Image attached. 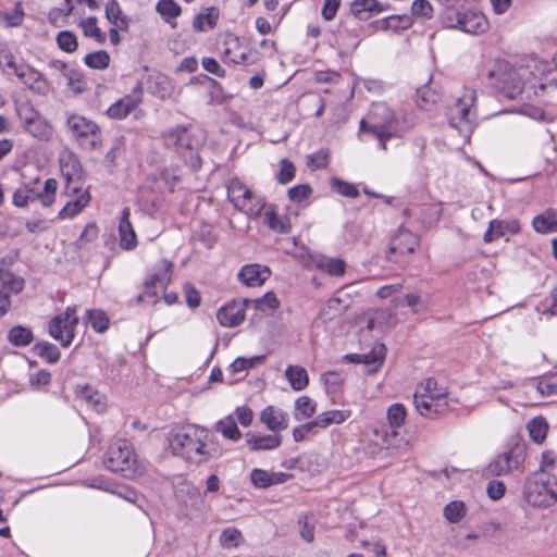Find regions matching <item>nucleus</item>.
<instances>
[{"mask_svg":"<svg viewBox=\"0 0 557 557\" xmlns=\"http://www.w3.org/2000/svg\"><path fill=\"white\" fill-rule=\"evenodd\" d=\"M156 9L168 23H171L182 12L181 7L174 0H159Z\"/></svg>","mask_w":557,"mask_h":557,"instance_id":"de8ad7c7","label":"nucleus"},{"mask_svg":"<svg viewBox=\"0 0 557 557\" xmlns=\"http://www.w3.org/2000/svg\"><path fill=\"white\" fill-rule=\"evenodd\" d=\"M85 64L91 69L103 70L109 66L110 55L104 50H99L92 53H88L85 59Z\"/></svg>","mask_w":557,"mask_h":557,"instance_id":"603ef678","label":"nucleus"},{"mask_svg":"<svg viewBox=\"0 0 557 557\" xmlns=\"http://www.w3.org/2000/svg\"><path fill=\"white\" fill-rule=\"evenodd\" d=\"M58 47L67 52L72 53L77 49L78 42L76 35L71 30H62L57 35Z\"/></svg>","mask_w":557,"mask_h":557,"instance_id":"864d4df0","label":"nucleus"},{"mask_svg":"<svg viewBox=\"0 0 557 557\" xmlns=\"http://www.w3.org/2000/svg\"><path fill=\"white\" fill-rule=\"evenodd\" d=\"M219 20V10L215 7L207 8L205 12L199 13L193 21V27L196 32H207L216 26Z\"/></svg>","mask_w":557,"mask_h":557,"instance_id":"c9c22d12","label":"nucleus"},{"mask_svg":"<svg viewBox=\"0 0 557 557\" xmlns=\"http://www.w3.org/2000/svg\"><path fill=\"white\" fill-rule=\"evenodd\" d=\"M265 359L264 355H257L250 358L238 357L230 366L232 372H242L261 364Z\"/></svg>","mask_w":557,"mask_h":557,"instance_id":"3c124183","label":"nucleus"},{"mask_svg":"<svg viewBox=\"0 0 557 557\" xmlns=\"http://www.w3.org/2000/svg\"><path fill=\"white\" fill-rule=\"evenodd\" d=\"M548 423L543 416L532 418L527 423V430L531 440L536 444H542L546 440L548 432Z\"/></svg>","mask_w":557,"mask_h":557,"instance_id":"4c0bfd02","label":"nucleus"},{"mask_svg":"<svg viewBox=\"0 0 557 557\" xmlns=\"http://www.w3.org/2000/svg\"><path fill=\"white\" fill-rule=\"evenodd\" d=\"M76 397L97 412H102L106 408L104 396L89 385L79 387Z\"/></svg>","mask_w":557,"mask_h":557,"instance_id":"2f4dec72","label":"nucleus"},{"mask_svg":"<svg viewBox=\"0 0 557 557\" xmlns=\"http://www.w3.org/2000/svg\"><path fill=\"white\" fill-rule=\"evenodd\" d=\"M524 500L539 508H548L557 503V478L547 471L531 473L523 485Z\"/></svg>","mask_w":557,"mask_h":557,"instance_id":"20e7f679","label":"nucleus"},{"mask_svg":"<svg viewBox=\"0 0 557 557\" xmlns=\"http://www.w3.org/2000/svg\"><path fill=\"white\" fill-rule=\"evenodd\" d=\"M24 12L21 2L15 4L13 12L0 11V22H4L10 27L20 26L23 22Z\"/></svg>","mask_w":557,"mask_h":557,"instance_id":"4d7b16f0","label":"nucleus"},{"mask_svg":"<svg viewBox=\"0 0 557 557\" xmlns=\"http://www.w3.org/2000/svg\"><path fill=\"white\" fill-rule=\"evenodd\" d=\"M525 457V444L517 442L495 457L484 469V474L487 478L507 475L515 470H519L524 463Z\"/></svg>","mask_w":557,"mask_h":557,"instance_id":"1a4fd4ad","label":"nucleus"},{"mask_svg":"<svg viewBox=\"0 0 557 557\" xmlns=\"http://www.w3.org/2000/svg\"><path fill=\"white\" fill-rule=\"evenodd\" d=\"M39 178L32 184H25L17 188L13 194V205L18 208L26 207L29 202L39 201L44 207H50L55 201L58 182L54 178H48L40 188Z\"/></svg>","mask_w":557,"mask_h":557,"instance_id":"423d86ee","label":"nucleus"},{"mask_svg":"<svg viewBox=\"0 0 557 557\" xmlns=\"http://www.w3.org/2000/svg\"><path fill=\"white\" fill-rule=\"evenodd\" d=\"M488 79L509 99L517 98L523 91L522 77L507 61H496L488 72Z\"/></svg>","mask_w":557,"mask_h":557,"instance_id":"0eeeda50","label":"nucleus"},{"mask_svg":"<svg viewBox=\"0 0 557 557\" xmlns=\"http://www.w3.org/2000/svg\"><path fill=\"white\" fill-rule=\"evenodd\" d=\"M250 304H255V307L259 310H274L280 306V301L276 295L272 292L267 293L263 297L250 301Z\"/></svg>","mask_w":557,"mask_h":557,"instance_id":"774afa93","label":"nucleus"},{"mask_svg":"<svg viewBox=\"0 0 557 557\" xmlns=\"http://www.w3.org/2000/svg\"><path fill=\"white\" fill-rule=\"evenodd\" d=\"M260 420L273 432L285 430L288 426V414L274 406L265 407L261 412Z\"/></svg>","mask_w":557,"mask_h":557,"instance_id":"393cba45","label":"nucleus"},{"mask_svg":"<svg viewBox=\"0 0 557 557\" xmlns=\"http://www.w3.org/2000/svg\"><path fill=\"white\" fill-rule=\"evenodd\" d=\"M443 22L448 28H458L465 33L479 35L488 28L485 15L480 11L446 9Z\"/></svg>","mask_w":557,"mask_h":557,"instance_id":"6e6552de","label":"nucleus"},{"mask_svg":"<svg viewBox=\"0 0 557 557\" xmlns=\"http://www.w3.org/2000/svg\"><path fill=\"white\" fill-rule=\"evenodd\" d=\"M420 244L419 237L400 226L391 237L388 248L385 252L386 260L397 264L407 263L408 256L414 252Z\"/></svg>","mask_w":557,"mask_h":557,"instance_id":"f8f14e48","label":"nucleus"},{"mask_svg":"<svg viewBox=\"0 0 557 557\" xmlns=\"http://www.w3.org/2000/svg\"><path fill=\"white\" fill-rule=\"evenodd\" d=\"M129 215L131 210L128 207H125L122 210L119 224L120 245L125 250H132L137 246V237L129 221Z\"/></svg>","mask_w":557,"mask_h":557,"instance_id":"a878e982","label":"nucleus"},{"mask_svg":"<svg viewBox=\"0 0 557 557\" xmlns=\"http://www.w3.org/2000/svg\"><path fill=\"white\" fill-rule=\"evenodd\" d=\"M8 67L13 74L33 92L46 96L50 91V85L44 75L33 66L25 63H8Z\"/></svg>","mask_w":557,"mask_h":557,"instance_id":"dca6fc26","label":"nucleus"},{"mask_svg":"<svg viewBox=\"0 0 557 557\" xmlns=\"http://www.w3.org/2000/svg\"><path fill=\"white\" fill-rule=\"evenodd\" d=\"M412 119L396 114L385 102L373 103L368 115L360 121L359 136L377 139L380 149L386 151L387 140L399 138L413 127Z\"/></svg>","mask_w":557,"mask_h":557,"instance_id":"f03ea898","label":"nucleus"},{"mask_svg":"<svg viewBox=\"0 0 557 557\" xmlns=\"http://www.w3.org/2000/svg\"><path fill=\"white\" fill-rule=\"evenodd\" d=\"M475 100V90L471 88H465L463 94L456 100L455 104L450 108L449 125L451 127L457 128L461 133L471 132V109Z\"/></svg>","mask_w":557,"mask_h":557,"instance_id":"4468645a","label":"nucleus"},{"mask_svg":"<svg viewBox=\"0 0 557 557\" xmlns=\"http://www.w3.org/2000/svg\"><path fill=\"white\" fill-rule=\"evenodd\" d=\"M97 17L89 16L87 18L82 20L78 23V26L82 28L84 35L86 37H91L96 39L99 44H103L107 39L106 34L98 27Z\"/></svg>","mask_w":557,"mask_h":557,"instance_id":"c03bdc74","label":"nucleus"},{"mask_svg":"<svg viewBox=\"0 0 557 557\" xmlns=\"http://www.w3.org/2000/svg\"><path fill=\"white\" fill-rule=\"evenodd\" d=\"M78 324L75 307H67L62 313L53 317L48 324L49 335L58 341L62 347H69L74 337Z\"/></svg>","mask_w":557,"mask_h":557,"instance_id":"ddd939ff","label":"nucleus"},{"mask_svg":"<svg viewBox=\"0 0 557 557\" xmlns=\"http://www.w3.org/2000/svg\"><path fill=\"white\" fill-rule=\"evenodd\" d=\"M413 404L419 414L426 418H436L446 413L450 408L448 399L432 398V396L414 394Z\"/></svg>","mask_w":557,"mask_h":557,"instance_id":"a211bd4d","label":"nucleus"},{"mask_svg":"<svg viewBox=\"0 0 557 557\" xmlns=\"http://www.w3.org/2000/svg\"><path fill=\"white\" fill-rule=\"evenodd\" d=\"M168 444L173 456L196 466L222 455L215 436L208 429L197 424L173 429L168 435Z\"/></svg>","mask_w":557,"mask_h":557,"instance_id":"f257e3e1","label":"nucleus"},{"mask_svg":"<svg viewBox=\"0 0 557 557\" xmlns=\"http://www.w3.org/2000/svg\"><path fill=\"white\" fill-rule=\"evenodd\" d=\"M412 16L430 20L433 16V7L428 0H414L411 5Z\"/></svg>","mask_w":557,"mask_h":557,"instance_id":"e2e57ef3","label":"nucleus"},{"mask_svg":"<svg viewBox=\"0 0 557 557\" xmlns=\"http://www.w3.org/2000/svg\"><path fill=\"white\" fill-rule=\"evenodd\" d=\"M66 124L81 146L86 147L87 143L90 149L99 146L100 128L94 121L79 114H71Z\"/></svg>","mask_w":557,"mask_h":557,"instance_id":"2eb2a0df","label":"nucleus"},{"mask_svg":"<svg viewBox=\"0 0 557 557\" xmlns=\"http://www.w3.org/2000/svg\"><path fill=\"white\" fill-rule=\"evenodd\" d=\"M87 321L91 327L98 332L103 333L109 327V318L104 311L99 309H89L86 312Z\"/></svg>","mask_w":557,"mask_h":557,"instance_id":"49530a36","label":"nucleus"},{"mask_svg":"<svg viewBox=\"0 0 557 557\" xmlns=\"http://www.w3.org/2000/svg\"><path fill=\"white\" fill-rule=\"evenodd\" d=\"M412 17L408 14L391 15L383 20L382 28L394 32L405 30L411 27Z\"/></svg>","mask_w":557,"mask_h":557,"instance_id":"a18cd8bd","label":"nucleus"},{"mask_svg":"<svg viewBox=\"0 0 557 557\" xmlns=\"http://www.w3.org/2000/svg\"><path fill=\"white\" fill-rule=\"evenodd\" d=\"M242 540V532L235 528L225 529L220 536V542L224 547H236Z\"/></svg>","mask_w":557,"mask_h":557,"instance_id":"69168bd1","label":"nucleus"},{"mask_svg":"<svg viewBox=\"0 0 557 557\" xmlns=\"http://www.w3.org/2000/svg\"><path fill=\"white\" fill-rule=\"evenodd\" d=\"M238 280L249 287L261 286L270 276L268 267L260 264L244 265L237 274Z\"/></svg>","mask_w":557,"mask_h":557,"instance_id":"4be33fe9","label":"nucleus"},{"mask_svg":"<svg viewBox=\"0 0 557 557\" xmlns=\"http://www.w3.org/2000/svg\"><path fill=\"white\" fill-rule=\"evenodd\" d=\"M407 417L406 407L396 403L388 407L387 409V420L389 423L391 432L385 429L381 431H375L376 435L382 434L383 444L388 448L392 445L391 440L396 437L398 432L397 429L403 426Z\"/></svg>","mask_w":557,"mask_h":557,"instance_id":"6ab92c4d","label":"nucleus"},{"mask_svg":"<svg viewBox=\"0 0 557 557\" xmlns=\"http://www.w3.org/2000/svg\"><path fill=\"white\" fill-rule=\"evenodd\" d=\"M174 495L176 500L186 508L196 507L201 500L199 490L185 480L174 485Z\"/></svg>","mask_w":557,"mask_h":557,"instance_id":"b1692460","label":"nucleus"},{"mask_svg":"<svg viewBox=\"0 0 557 557\" xmlns=\"http://www.w3.org/2000/svg\"><path fill=\"white\" fill-rule=\"evenodd\" d=\"M246 442L251 450H271L281 445L282 437L280 435H257L252 432L246 433Z\"/></svg>","mask_w":557,"mask_h":557,"instance_id":"c85d7f7f","label":"nucleus"},{"mask_svg":"<svg viewBox=\"0 0 557 557\" xmlns=\"http://www.w3.org/2000/svg\"><path fill=\"white\" fill-rule=\"evenodd\" d=\"M287 195L290 201L301 203L312 195V188L309 184H299L289 188Z\"/></svg>","mask_w":557,"mask_h":557,"instance_id":"bf43d9fd","label":"nucleus"},{"mask_svg":"<svg viewBox=\"0 0 557 557\" xmlns=\"http://www.w3.org/2000/svg\"><path fill=\"white\" fill-rule=\"evenodd\" d=\"M144 84L141 82H137L136 86L132 90V94L119 99L113 104H111L107 110V114L110 117L116 120L126 117L141 102Z\"/></svg>","mask_w":557,"mask_h":557,"instance_id":"f3484780","label":"nucleus"},{"mask_svg":"<svg viewBox=\"0 0 557 557\" xmlns=\"http://www.w3.org/2000/svg\"><path fill=\"white\" fill-rule=\"evenodd\" d=\"M520 230V225L518 221H502V220H492L490 222L488 228L484 233L483 240L485 243H493L498 238L506 235V233L516 234Z\"/></svg>","mask_w":557,"mask_h":557,"instance_id":"bb28decb","label":"nucleus"},{"mask_svg":"<svg viewBox=\"0 0 557 557\" xmlns=\"http://www.w3.org/2000/svg\"><path fill=\"white\" fill-rule=\"evenodd\" d=\"M24 285L23 277L8 270L0 269V294H4L10 299L11 295L21 293Z\"/></svg>","mask_w":557,"mask_h":557,"instance_id":"7c9ffc66","label":"nucleus"},{"mask_svg":"<svg viewBox=\"0 0 557 557\" xmlns=\"http://www.w3.org/2000/svg\"><path fill=\"white\" fill-rule=\"evenodd\" d=\"M280 171L276 174L277 182L283 185L292 182L296 173V168L294 163L288 159H282L280 162Z\"/></svg>","mask_w":557,"mask_h":557,"instance_id":"13d9d810","label":"nucleus"},{"mask_svg":"<svg viewBox=\"0 0 557 557\" xmlns=\"http://www.w3.org/2000/svg\"><path fill=\"white\" fill-rule=\"evenodd\" d=\"M318 429H320V423H318V419L315 418L312 421L304 423L293 430V438L295 442H302L307 440L310 435L317 434Z\"/></svg>","mask_w":557,"mask_h":557,"instance_id":"5fc2aeb1","label":"nucleus"},{"mask_svg":"<svg viewBox=\"0 0 557 557\" xmlns=\"http://www.w3.org/2000/svg\"><path fill=\"white\" fill-rule=\"evenodd\" d=\"M168 146H174L185 164L194 170L201 166L199 151L206 141L205 133L198 127L177 126L165 135Z\"/></svg>","mask_w":557,"mask_h":557,"instance_id":"7ed1b4c3","label":"nucleus"},{"mask_svg":"<svg viewBox=\"0 0 557 557\" xmlns=\"http://www.w3.org/2000/svg\"><path fill=\"white\" fill-rule=\"evenodd\" d=\"M445 518L451 522H458L465 516V504L462 502H450L444 508Z\"/></svg>","mask_w":557,"mask_h":557,"instance_id":"680f3d73","label":"nucleus"},{"mask_svg":"<svg viewBox=\"0 0 557 557\" xmlns=\"http://www.w3.org/2000/svg\"><path fill=\"white\" fill-rule=\"evenodd\" d=\"M25 129L40 140H48L52 135L51 126L40 115L25 119Z\"/></svg>","mask_w":557,"mask_h":557,"instance_id":"473e14b6","label":"nucleus"},{"mask_svg":"<svg viewBox=\"0 0 557 557\" xmlns=\"http://www.w3.org/2000/svg\"><path fill=\"white\" fill-rule=\"evenodd\" d=\"M437 94L431 90L430 87L423 86L417 90V104L424 110H430V108L436 103Z\"/></svg>","mask_w":557,"mask_h":557,"instance_id":"6e6d98bb","label":"nucleus"},{"mask_svg":"<svg viewBox=\"0 0 557 557\" xmlns=\"http://www.w3.org/2000/svg\"><path fill=\"white\" fill-rule=\"evenodd\" d=\"M33 351L36 356L51 364L57 363L61 358L60 349L54 344L46 341L35 344Z\"/></svg>","mask_w":557,"mask_h":557,"instance_id":"ea45409f","label":"nucleus"},{"mask_svg":"<svg viewBox=\"0 0 557 557\" xmlns=\"http://www.w3.org/2000/svg\"><path fill=\"white\" fill-rule=\"evenodd\" d=\"M317 410V403L308 396H300L295 401L294 418L302 421L311 418Z\"/></svg>","mask_w":557,"mask_h":557,"instance_id":"a19ab883","label":"nucleus"},{"mask_svg":"<svg viewBox=\"0 0 557 557\" xmlns=\"http://www.w3.org/2000/svg\"><path fill=\"white\" fill-rule=\"evenodd\" d=\"M227 197L237 210L248 216H259L265 207L264 200L252 194V191L237 178L230 182L227 186Z\"/></svg>","mask_w":557,"mask_h":557,"instance_id":"9d476101","label":"nucleus"},{"mask_svg":"<svg viewBox=\"0 0 557 557\" xmlns=\"http://www.w3.org/2000/svg\"><path fill=\"white\" fill-rule=\"evenodd\" d=\"M73 194H78L76 199L66 202V205L59 212L61 220L72 219L77 215L90 201V194L88 190H82L81 185H75L70 189Z\"/></svg>","mask_w":557,"mask_h":557,"instance_id":"5701e85b","label":"nucleus"},{"mask_svg":"<svg viewBox=\"0 0 557 557\" xmlns=\"http://www.w3.org/2000/svg\"><path fill=\"white\" fill-rule=\"evenodd\" d=\"M250 480L257 488H268L272 486L271 472L262 469H253L250 473Z\"/></svg>","mask_w":557,"mask_h":557,"instance_id":"0e129e2a","label":"nucleus"},{"mask_svg":"<svg viewBox=\"0 0 557 557\" xmlns=\"http://www.w3.org/2000/svg\"><path fill=\"white\" fill-rule=\"evenodd\" d=\"M250 300L244 302L232 301L219 309L216 319L219 323L226 327L239 325L245 320V307Z\"/></svg>","mask_w":557,"mask_h":557,"instance_id":"aec40b11","label":"nucleus"},{"mask_svg":"<svg viewBox=\"0 0 557 557\" xmlns=\"http://www.w3.org/2000/svg\"><path fill=\"white\" fill-rule=\"evenodd\" d=\"M61 171L67 183V193H70L71 184L82 178V165L75 156L67 154L61 158Z\"/></svg>","mask_w":557,"mask_h":557,"instance_id":"c756f323","label":"nucleus"},{"mask_svg":"<svg viewBox=\"0 0 557 557\" xmlns=\"http://www.w3.org/2000/svg\"><path fill=\"white\" fill-rule=\"evenodd\" d=\"M267 225L274 232L285 234L289 232V223L286 218L280 216L274 209H270L264 214Z\"/></svg>","mask_w":557,"mask_h":557,"instance_id":"09e8293b","label":"nucleus"},{"mask_svg":"<svg viewBox=\"0 0 557 557\" xmlns=\"http://www.w3.org/2000/svg\"><path fill=\"white\" fill-rule=\"evenodd\" d=\"M106 17L112 26L119 27L122 32L128 29L129 21L128 17L123 14L122 9L117 0H108L106 3Z\"/></svg>","mask_w":557,"mask_h":557,"instance_id":"f704fd0d","label":"nucleus"},{"mask_svg":"<svg viewBox=\"0 0 557 557\" xmlns=\"http://www.w3.org/2000/svg\"><path fill=\"white\" fill-rule=\"evenodd\" d=\"M300 536L308 543L314 540L315 519L312 513H304L298 519Z\"/></svg>","mask_w":557,"mask_h":557,"instance_id":"8fccbe9b","label":"nucleus"},{"mask_svg":"<svg viewBox=\"0 0 557 557\" xmlns=\"http://www.w3.org/2000/svg\"><path fill=\"white\" fill-rule=\"evenodd\" d=\"M331 186L334 190H336L339 195L344 197L357 198L359 196V190L357 189V187L343 180L332 178Z\"/></svg>","mask_w":557,"mask_h":557,"instance_id":"052dcab7","label":"nucleus"},{"mask_svg":"<svg viewBox=\"0 0 557 557\" xmlns=\"http://www.w3.org/2000/svg\"><path fill=\"white\" fill-rule=\"evenodd\" d=\"M103 462L108 470L125 478H133L139 472L134 448L126 440H117L112 443L106 453Z\"/></svg>","mask_w":557,"mask_h":557,"instance_id":"39448f33","label":"nucleus"},{"mask_svg":"<svg viewBox=\"0 0 557 557\" xmlns=\"http://www.w3.org/2000/svg\"><path fill=\"white\" fill-rule=\"evenodd\" d=\"M285 376L294 391H302L309 383L307 370L298 366H288Z\"/></svg>","mask_w":557,"mask_h":557,"instance_id":"58836bf2","label":"nucleus"},{"mask_svg":"<svg viewBox=\"0 0 557 557\" xmlns=\"http://www.w3.org/2000/svg\"><path fill=\"white\" fill-rule=\"evenodd\" d=\"M388 9V4H382L377 0H354L350 10L359 20H368L373 13H380Z\"/></svg>","mask_w":557,"mask_h":557,"instance_id":"cd10ccee","label":"nucleus"},{"mask_svg":"<svg viewBox=\"0 0 557 557\" xmlns=\"http://www.w3.org/2000/svg\"><path fill=\"white\" fill-rule=\"evenodd\" d=\"M216 432H220L225 438L234 442L240 440L242 433L237 428L236 420L233 416H227L215 423Z\"/></svg>","mask_w":557,"mask_h":557,"instance_id":"79ce46f5","label":"nucleus"},{"mask_svg":"<svg viewBox=\"0 0 557 557\" xmlns=\"http://www.w3.org/2000/svg\"><path fill=\"white\" fill-rule=\"evenodd\" d=\"M173 264L166 259L159 261L153 272L144 283L145 290L137 297L138 302L154 305L158 301V290L163 292L172 278Z\"/></svg>","mask_w":557,"mask_h":557,"instance_id":"9b49d317","label":"nucleus"},{"mask_svg":"<svg viewBox=\"0 0 557 557\" xmlns=\"http://www.w3.org/2000/svg\"><path fill=\"white\" fill-rule=\"evenodd\" d=\"M532 225L534 231L541 234L557 232V211L547 209L533 218Z\"/></svg>","mask_w":557,"mask_h":557,"instance_id":"72a5a7b5","label":"nucleus"},{"mask_svg":"<svg viewBox=\"0 0 557 557\" xmlns=\"http://www.w3.org/2000/svg\"><path fill=\"white\" fill-rule=\"evenodd\" d=\"M327 274L332 276H342L345 273L346 263L342 259H327L320 264Z\"/></svg>","mask_w":557,"mask_h":557,"instance_id":"338daca9","label":"nucleus"},{"mask_svg":"<svg viewBox=\"0 0 557 557\" xmlns=\"http://www.w3.org/2000/svg\"><path fill=\"white\" fill-rule=\"evenodd\" d=\"M147 84L148 90L161 99L172 98L176 94V86L173 79L165 74L156 73L149 75Z\"/></svg>","mask_w":557,"mask_h":557,"instance_id":"412c9836","label":"nucleus"},{"mask_svg":"<svg viewBox=\"0 0 557 557\" xmlns=\"http://www.w3.org/2000/svg\"><path fill=\"white\" fill-rule=\"evenodd\" d=\"M351 416L350 410H330L320 413L317 419L320 423V429H326L331 424H339L346 421Z\"/></svg>","mask_w":557,"mask_h":557,"instance_id":"37998d69","label":"nucleus"},{"mask_svg":"<svg viewBox=\"0 0 557 557\" xmlns=\"http://www.w3.org/2000/svg\"><path fill=\"white\" fill-rule=\"evenodd\" d=\"M8 342L14 347H26L34 341L33 331L24 325H14L7 335Z\"/></svg>","mask_w":557,"mask_h":557,"instance_id":"e433bc0d","label":"nucleus"}]
</instances>
